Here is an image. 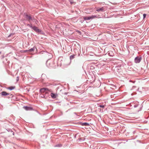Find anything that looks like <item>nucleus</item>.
I'll return each mask as SVG.
<instances>
[{
	"instance_id": "obj_1",
	"label": "nucleus",
	"mask_w": 149,
	"mask_h": 149,
	"mask_svg": "<svg viewBox=\"0 0 149 149\" xmlns=\"http://www.w3.org/2000/svg\"><path fill=\"white\" fill-rule=\"evenodd\" d=\"M24 17L26 19V20L29 22H30L31 21H34L35 22H36L37 21L34 17H32L30 15H29L26 13H24Z\"/></svg>"
},
{
	"instance_id": "obj_2",
	"label": "nucleus",
	"mask_w": 149,
	"mask_h": 149,
	"mask_svg": "<svg viewBox=\"0 0 149 149\" xmlns=\"http://www.w3.org/2000/svg\"><path fill=\"white\" fill-rule=\"evenodd\" d=\"M97 17V16L96 15H92L91 16H89L88 17H84L83 18L85 20H90V19H92L94 18Z\"/></svg>"
},
{
	"instance_id": "obj_3",
	"label": "nucleus",
	"mask_w": 149,
	"mask_h": 149,
	"mask_svg": "<svg viewBox=\"0 0 149 149\" xmlns=\"http://www.w3.org/2000/svg\"><path fill=\"white\" fill-rule=\"evenodd\" d=\"M141 57H136L134 59V62L136 63H139L141 60Z\"/></svg>"
},
{
	"instance_id": "obj_4",
	"label": "nucleus",
	"mask_w": 149,
	"mask_h": 149,
	"mask_svg": "<svg viewBox=\"0 0 149 149\" xmlns=\"http://www.w3.org/2000/svg\"><path fill=\"white\" fill-rule=\"evenodd\" d=\"M96 10L97 12H104L105 11V9L104 7L96 8Z\"/></svg>"
},
{
	"instance_id": "obj_5",
	"label": "nucleus",
	"mask_w": 149,
	"mask_h": 149,
	"mask_svg": "<svg viewBox=\"0 0 149 149\" xmlns=\"http://www.w3.org/2000/svg\"><path fill=\"white\" fill-rule=\"evenodd\" d=\"M32 29L37 33L41 32V31L40 30L38 29L37 27L36 26H33Z\"/></svg>"
},
{
	"instance_id": "obj_6",
	"label": "nucleus",
	"mask_w": 149,
	"mask_h": 149,
	"mask_svg": "<svg viewBox=\"0 0 149 149\" xmlns=\"http://www.w3.org/2000/svg\"><path fill=\"white\" fill-rule=\"evenodd\" d=\"M9 93H7L5 91H3L0 93V95L2 96H6L8 95Z\"/></svg>"
},
{
	"instance_id": "obj_7",
	"label": "nucleus",
	"mask_w": 149,
	"mask_h": 149,
	"mask_svg": "<svg viewBox=\"0 0 149 149\" xmlns=\"http://www.w3.org/2000/svg\"><path fill=\"white\" fill-rule=\"evenodd\" d=\"M23 108L26 111H31L33 110L32 107L27 106H24Z\"/></svg>"
},
{
	"instance_id": "obj_8",
	"label": "nucleus",
	"mask_w": 149,
	"mask_h": 149,
	"mask_svg": "<svg viewBox=\"0 0 149 149\" xmlns=\"http://www.w3.org/2000/svg\"><path fill=\"white\" fill-rule=\"evenodd\" d=\"M49 89L48 88H43L40 89V91L41 93H45L46 91H48Z\"/></svg>"
},
{
	"instance_id": "obj_9",
	"label": "nucleus",
	"mask_w": 149,
	"mask_h": 149,
	"mask_svg": "<svg viewBox=\"0 0 149 149\" xmlns=\"http://www.w3.org/2000/svg\"><path fill=\"white\" fill-rule=\"evenodd\" d=\"M51 96L53 99H55L58 96V95L57 94L51 93Z\"/></svg>"
},
{
	"instance_id": "obj_10",
	"label": "nucleus",
	"mask_w": 149,
	"mask_h": 149,
	"mask_svg": "<svg viewBox=\"0 0 149 149\" xmlns=\"http://www.w3.org/2000/svg\"><path fill=\"white\" fill-rule=\"evenodd\" d=\"M108 54L111 56H113L114 54L113 51H109L108 52Z\"/></svg>"
},
{
	"instance_id": "obj_11",
	"label": "nucleus",
	"mask_w": 149,
	"mask_h": 149,
	"mask_svg": "<svg viewBox=\"0 0 149 149\" xmlns=\"http://www.w3.org/2000/svg\"><path fill=\"white\" fill-rule=\"evenodd\" d=\"M46 94H47V92H45V93H43V94H41L40 95V97H42V98H46L47 97V96H46Z\"/></svg>"
},
{
	"instance_id": "obj_12",
	"label": "nucleus",
	"mask_w": 149,
	"mask_h": 149,
	"mask_svg": "<svg viewBox=\"0 0 149 149\" xmlns=\"http://www.w3.org/2000/svg\"><path fill=\"white\" fill-rule=\"evenodd\" d=\"M35 49H36V47H34L33 48H31L28 50H26L25 52L28 51L31 52H33L34 51V50Z\"/></svg>"
},
{
	"instance_id": "obj_13",
	"label": "nucleus",
	"mask_w": 149,
	"mask_h": 149,
	"mask_svg": "<svg viewBox=\"0 0 149 149\" xmlns=\"http://www.w3.org/2000/svg\"><path fill=\"white\" fill-rule=\"evenodd\" d=\"M15 86H11L10 87L7 88V89L11 91L15 88Z\"/></svg>"
},
{
	"instance_id": "obj_14",
	"label": "nucleus",
	"mask_w": 149,
	"mask_h": 149,
	"mask_svg": "<svg viewBox=\"0 0 149 149\" xmlns=\"http://www.w3.org/2000/svg\"><path fill=\"white\" fill-rule=\"evenodd\" d=\"M75 56V55H74V54L71 55L70 56V60H72L74 58Z\"/></svg>"
},
{
	"instance_id": "obj_15",
	"label": "nucleus",
	"mask_w": 149,
	"mask_h": 149,
	"mask_svg": "<svg viewBox=\"0 0 149 149\" xmlns=\"http://www.w3.org/2000/svg\"><path fill=\"white\" fill-rule=\"evenodd\" d=\"M9 95H9V96H7L6 97L8 99H10V97L11 96V97H13V95L12 94L9 93Z\"/></svg>"
},
{
	"instance_id": "obj_16",
	"label": "nucleus",
	"mask_w": 149,
	"mask_h": 149,
	"mask_svg": "<svg viewBox=\"0 0 149 149\" xmlns=\"http://www.w3.org/2000/svg\"><path fill=\"white\" fill-rule=\"evenodd\" d=\"M81 124L83 125L87 126L88 125V124L86 123H82Z\"/></svg>"
},
{
	"instance_id": "obj_17",
	"label": "nucleus",
	"mask_w": 149,
	"mask_h": 149,
	"mask_svg": "<svg viewBox=\"0 0 149 149\" xmlns=\"http://www.w3.org/2000/svg\"><path fill=\"white\" fill-rule=\"evenodd\" d=\"M27 26H29L30 28H31V29L32 28V27H33L32 25V24H27Z\"/></svg>"
},
{
	"instance_id": "obj_18",
	"label": "nucleus",
	"mask_w": 149,
	"mask_h": 149,
	"mask_svg": "<svg viewBox=\"0 0 149 149\" xmlns=\"http://www.w3.org/2000/svg\"><path fill=\"white\" fill-rule=\"evenodd\" d=\"M99 107H100L101 108H104V107L105 105H100L98 106Z\"/></svg>"
},
{
	"instance_id": "obj_19",
	"label": "nucleus",
	"mask_w": 149,
	"mask_h": 149,
	"mask_svg": "<svg viewBox=\"0 0 149 149\" xmlns=\"http://www.w3.org/2000/svg\"><path fill=\"white\" fill-rule=\"evenodd\" d=\"M146 14H143V19L145 18L146 16Z\"/></svg>"
},
{
	"instance_id": "obj_20",
	"label": "nucleus",
	"mask_w": 149,
	"mask_h": 149,
	"mask_svg": "<svg viewBox=\"0 0 149 149\" xmlns=\"http://www.w3.org/2000/svg\"><path fill=\"white\" fill-rule=\"evenodd\" d=\"M138 106V104H135L134 106V108L137 107Z\"/></svg>"
},
{
	"instance_id": "obj_21",
	"label": "nucleus",
	"mask_w": 149,
	"mask_h": 149,
	"mask_svg": "<svg viewBox=\"0 0 149 149\" xmlns=\"http://www.w3.org/2000/svg\"><path fill=\"white\" fill-rule=\"evenodd\" d=\"M19 79V77H17V78H16V81H18Z\"/></svg>"
},
{
	"instance_id": "obj_22",
	"label": "nucleus",
	"mask_w": 149,
	"mask_h": 149,
	"mask_svg": "<svg viewBox=\"0 0 149 149\" xmlns=\"http://www.w3.org/2000/svg\"><path fill=\"white\" fill-rule=\"evenodd\" d=\"M78 33L79 34H81V32L80 31H78Z\"/></svg>"
},
{
	"instance_id": "obj_23",
	"label": "nucleus",
	"mask_w": 149,
	"mask_h": 149,
	"mask_svg": "<svg viewBox=\"0 0 149 149\" xmlns=\"http://www.w3.org/2000/svg\"><path fill=\"white\" fill-rule=\"evenodd\" d=\"M48 54L49 55H50V56H51H51H52V55H51V53H48Z\"/></svg>"
},
{
	"instance_id": "obj_24",
	"label": "nucleus",
	"mask_w": 149,
	"mask_h": 149,
	"mask_svg": "<svg viewBox=\"0 0 149 149\" xmlns=\"http://www.w3.org/2000/svg\"><path fill=\"white\" fill-rule=\"evenodd\" d=\"M73 2H72V1H70V3L71 4H72V3H73Z\"/></svg>"
},
{
	"instance_id": "obj_25",
	"label": "nucleus",
	"mask_w": 149,
	"mask_h": 149,
	"mask_svg": "<svg viewBox=\"0 0 149 149\" xmlns=\"http://www.w3.org/2000/svg\"><path fill=\"white\" fill-rule=\"evenodd\" d=\"M67 94H68V93H64V94L65 95H67Z\"/></svg>"
},
{
	"instance_id": "obj_26",
	"label": "nucleus",
	"mask_w": 149,
	"mask_h": 149,
	"mask_svg": "<svg viewBox=\"0 0 149 149\" xmlns=\"http://www.w3.org/2000/svg\"><path fill=\"white\" fill-rule=\"evenodd\" d=\"M10 36H11V35H10L8 36V37H10Z\"/></svg>"
},
{
	"instance_id": "obj_27",
	"label": "nucleus",
	"mask_w": 149,
	"mask_h": 149,
	"mask_svg": "<svg viewBox=\"0 0 149 149\" xmlns=\"http://www.w3.org/2000/svg\"><path fill=\"white\" fill-rule=\"evenodd\" d=\"M74 113L76 115V113Z\"/></svg>"
},
{
	"instance_id": "obj_28",
	"label": "nucleus",
	"mask_w": 149,
	"mask_h": 149,
	"mask_svg": "<svg viewBox=\"0 0 149 149\" xmlns=\"http://www.w3.org/2000/svg\"><path fill=\"white\" fill-rule=\"evenodd\" d=\"M1 52H0V54H1Z\"/></svg>"
}]
</instances>
